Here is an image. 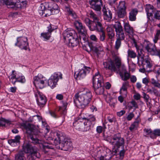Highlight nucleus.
Masks as SVG:
<instances>
[{
  "instance_id": "obj_10",
  "label": "nucleus",
  "mask_w": 160,
  "mask_h": 160,
  "mask_svg": "<svg viewBox=\"0 0 160 160\" xmlns=\"http://www.w3.org/2000/svg\"><path fill=\"white\" fill-rule=\"evenodd\" d=\"M84 21L91 31L95 30L97 31H101V28L103 27L101 22H92V20L88 18H86Z\"/></svg>"
},
{
  "instance_id": "obj_12",
  "label": "nucleus",
  "mask_w": 160,
  "mask_h": 160,
  "mask_svg": "<svg viewBox=\"0 0 160 160\" xmlns=\"http://www.w3.org/2000/svg\"><path fill=\"white\" fill-rule=\"evenodd\" d=\"M59 78H62V74L60 72H55L48 80V85L52 88H54Z\"/></svg>"
},
{
  "instance_id": "obj_43",
  "label": "nucleus",
  "mask_w": 160,
  "mask_h": 160,
  "mask_svg": "<svg viewBox=\"0 0 160 160\" xmlns=\"http://www.w3.org/2000/svg\"><path fill=\"white\" fill-rule=\"evenodd\" d=\"M118 9L126 10V7L125 1H121L117 7Z\"/></svg>"
},
{
  "instance_id": "obj_23",
  "label": "nucleus",
  "mask_w": 160,
  "mask_h": 160,
  "mask_svg": "<svg viewBox=\"0 0 160 160\" xmlns=\"http://www.w3.org/2000/svg\"><path fill=\"white\" fill-rule=\"evenodd\" d=\"M122 70L120 69L119 74L122 80L127 81L130 78V74L128 72L124 66L122 67Z\"/></svg>"
},
{
  "instance_id": "obj_58",
  "label": "nucleus",
  "mask_w": 160,
  "mask_h": 160,
  "mask_svg": "<svg viewBox=\"0 0 160 160\" xmlns=\"http://www.w3.org/2000/svg\"><path fill=\"white\" fill-rule=\"evenodd\" d=\"M143 98L146 100V102H148V101L149 98L148 95L146 94L145 93H143Z\"/></svg>"
},
{
  "instance_id": "obj_25",
  "label": "nucleus",
  "mask_w": 160,
  "mask_h": 160,
  "mask_svg": "<svg viewBox=\"0 0 160 160\" xmlns=\"http://www.w3.org/2000/svg\"><path fill=\"white\" fill-rule=\"evenodd\" d=\"M130 86L128 82L126 81L123 82L120 89V94L124 97H126L127 96L128 88Z\"/></svg>"
},
{
  "instance_id": "obj_55",
  "label": "nucleus",
  "mask_w": 160,
  "mask_h": 160,
  "mask_svg": "<svg viewBox=\"0 0 160 160\" xmlns=\"http://www.w3.org/2000/svg\"><path fill=\"white\" fill-rule=\"evenodd\" d=\"M142 82L143 83L147 85L149 82V79L147 78H144L142 79Z\"/></svg>"
},
{
  "instance_id": "obj_5",
  "label": "nucleus",
  "mask_w": 160,
  "mask_h": 160,
  "mask_svg": "<svg viewBox=\"0 0 160 160\" xmlns=\"http://www.w3.org/2000/svg\"><path fill=\"white\" fill-rule=\"evenodd\" d=\"M113 60L103 62V65L106 69L110 70L112 72H116L118 69L119 71L121 65L120 58L117 55L112 53Z\"/></svg>"
},
{
  "instance_id": "obj_45",
  "label": "nucleus",
  "mask_w": 160,
  "mask_h": 160,
  "mask_svg": "<svg viewBox=\"0 0 160 160\" xmlns=\"http://www.w3.org/2000/svg\"><path fill=\"white\" fill-rule=\"evenodd\" d=\"M128 57L131 58H135L137 57L136 53L133 50L128 49Z\"/></svg>"
},
{
  "instance_id": "obj_4",
  "label": "nucleus",
  "mask_w": 160,
  "mask_h": 160,
  "mask_svg": "<svg viewBox=\"0 0 160 160\" xmlns=\"http://www.w3.org/2000/svg\"><path fill=\"white\" fill-rule=\"evenodd\" d=\"M93 85L94 91L97 95H102L104 94V82L103 77L98 72L93 76Z\"/></svg>"
},
{
  "instance_id": "obj_38",
  "label": "nucleus",
  "mask_w": 160,
  "mask_h": 160,
  "mask_svg": "<svg viewBox=\"0 0 160 160\" xmlns=\"http://www.w3.org/2000/svg\"><path fill=\"white\" fill-rule=\"evenodd\" d=\"M90 17L93 19L92 22H100L99 18L97 17V15L95 14L92 11L90 12Z\"/></svg>"
},
{
  "instance_id": "obj_14",
  "label": "nucleus",
  "mask_w": 160,
  "mask_h": 160,
  "mask_svg": "<svg viewBox=\"0 0 160 160\" xmlns=\"http://www.w3.org/2000/svg\"><path fill=\"white\" fill-rule=\"evenodd\" d=\"M91 70L90 67L85 66L83 69L75 72L74 77L76 79H82L85 77L87 74L89 73Z\"/></svg>"
},
{
  "instance_id": "obj_52",
  "label": "nucleus",
  "mask_w": 160,
  "mask_h": 160,
  "mask_svg": "<svg viewBox=\"0 0 160 160\" xmlns=\"http://www.w3.org/2000/svg\"><path fill=\"white\" fill-rule=\"evenodd\" d=\"M67 11L69 15H71L74 18H76V14L72 10H71L69 8H67Z\"/></svg>"
},
{
  "instance_id": "obj_35",
  "label": "nucleus",
  "mask_w": 160,
  "mask_h": 160,
  "mask_svg": "<svg viewBox=\"0 0 160 160\" xmlns=\"http://www.w3.org/2000/svg\"><path fill=\"white\" fill-rule=\"evenodd\" d=\"M12 124L11 121L2 118L0 119V126L7 127L10 126Z\"/></svg>"
},
{
  "instance_id": "obj_28",
  "label": "nucleus",
  "mask_w": 160,
  "mask_h": 160,
  "mask_svg": "<svg viewBox=\"0 0 160 160\" xmlns=\"http://www.w3.org/2000/svg\"><path fill=\"white\" fill-rule=\"evenodd\" d=\"M154 8L153 6L149 5L147 7L146 11L148 19L151 21H153L154 19L152 18L153 15V9Z\"/></svg>"
},
{
  "instance_id": "obj_41",
  "label": "nucleus",
  "mask_w": 160,
  "mask_h": 160,
  "mask_svg": "<svg viewBox=\"0 0 160 160\" xmlns=\"http://www.w3.org/2000/svg\"><path fill=\"white\" fill-rule=\"evenodd\" d=\"M98 32H99V34L100 35V41H103L105 39L106 35L105 32L103 31V28L102 27L101 28V31H98Z\"/></svg>"
},
{
  "instance_id": "obj_33",
  "label": "nucleus",
  "mask_w": 160,
  "mask_h": 160,
  "mask_svg": "<svg viewBox=\"0 0 160 160\" xmlns=\"http://www.w3.org/2000/svg\"><path fill=\"white\" fill-rule=\"evenodd\" d=\"M24 155L22 151L18 152L15 155V160H26Z\"/></svg>"
},
{
  "instance_id": "obj_40",
  "label": "nucleus",
  "mask_w": 160,
  "mask_h": 160,
  "mask_svg": "<svg viewBox=\"0 0 160 160\" xmlns=\"http://www.w3.org/2000/svg\"><path fill=\"white\" fill-rule=\"evenodd\" d=\"M116 32V35L118 37L117 39H119L121 40H124L125 36L123 30L118 31Z\"/></svg>"
},
{
  "instance_id": "obj_34",
  "label": "nucleus",
  "mask_w": 160,
  "mask_h": 160,
  "mask_svg": "<svg viewBox=\"0 0 160 160\" xmlns=\"http://www.w3.org/2000/svg\"><path fill=\"white\" fill-rule=\"evenodd\" d=\"M98 154L95 155V159L97 160H110L111 156L108 157L107 155L102 156L100 155V152H98Z\"/></svg>"
},
{
  "instance_id": "obj_64",
  "label": "nucleus",
  "mask_w": 160,
  "mask_h": 160,
  "mask_svg": "<svg viewBox=\"0 0 160 160\" xmlns=\"http://www.w3.org/2000/svg\"><path fill=\"white\" fill-rule=\"evenodd\" d=\"M56 98L57 99L59 100H62L63 98V96L61 94H58L57 95Z\"/></svg>"
},
{
  "instance_id": "obj_3",
  "label": "nucleus",
  "mask_w": 160,
  "mask_h": 160,
  "mask_svg": "<svg viewBox=\"0 0 160 160\" xmlns=\"http://www.w3.org/2000/svg\"><path fill=\"white\" fill-rule=\"evenodd\" d=\"M22 126L26 130L28 134V138L31 143L36 144L40 143L41 141L38 138V131L33 125L23 123Z\"/></svg>"
},
{
  "instance_id": "obj_24",
  "label": "nucleus",
  "mask_w": 160,
  "mask_h": 160,
  "mask_svg": "<svg viewBox=\"0 0 160 160\" xmlns=\"http://www.w3.org/2000/svg\"><path fill=\"white\" fill-rule=\"evenodd\" d=\"M33 79V84L37 88L42 89L44 87V81L42 80L38 77H35Z\"/></svg>"
},
{
  "instance_id": "obj_31",
  "label": "nucleus",
  "mask_w": 160,
  "mask_h": 160,
  "mask_svg": "<svg viewBox=\"0 0 160 160\" xmlns=\"http://www.w3.org/2000/svg\"><path fill=\"white\" fill-rule=\"evenodd\" d=\"M21 137L19 135L16 136L14 139H11L8 141V143L12 146L15 147L19 144L20 142Z\"/></svg>"
},
{
  "instance_id": "obj_30",
  "label": "nucleus",
  "mask_w": 160,
  "mask_h": 160,
  "mask_svg": "<svg viewBox=\"0 0 160 160\" xmlns=\"http://www.w3.org/2000/svg\"><path fill=\"white\" fill-rule=\"evenodd\" d=\"M48 31L47 32L42 33L41 34V37L45 40H48L49 39L52 32L53 31V29L52 28L51 26L50 25L48 27Z\"/></svg>"
},
{
  "instance_id": "obj_8",
  "label": "nucleus",
  "mask_w": 160,
  "mask_h": 160,
  "mask_svg": "<svg viewBox=\"0 0 160 160\" xmlns=\"http://www.w3.org/2000/svg\"><path fill=\"white\" fill-rule=\"evenodd\" d=\"M74 25L79 33L80 42L81 43L87 42L88 39L86 35L87 31L85 27L83 26L81 22L78 21H75Z\"/></svg>"
},
{
  "instance_id": "obj_2",
  "label": "nucleus",
  "mask_w": 160,
  "mask_h": 160,
  "mask_svg": "<svg viewBox=\"0 0 160 160\" xmlns=\"http://www.w3.org/2000/svg\"><path fill=\"white\" fill-rule=\"evenodd\" d=\"M57 137L54 139L55 145L59 144V148L65 151L71 150L72 148V144L70 140L64 136L62 132L57 131L54 133Z\"/></svg>"
},
{
  "instance_id": "obj_42",
  "label": "nucleus",
  "mask_w": 160,
  "mask_h": 160,
  "mask_svg": "<svg viewBox=\"0 0 160 160\" xmlns=\"http://www.w3.org/2000/svg\"><path fill=\"white\" fill-rule=\"evenodd\" d=\"M114 27L115 29L116 32H118L123 30L120 23L119 22H117L114 25Z\"/></svg>"
},
{
  "instance_id": "obj_18",
  "label": "nucleus",
  "mask_w": 160,
  "mask_h": 160,
  "mask_svg": "<svg viewBox=\"0 0 160 160\" xmlns=\"http://www.w3.org/2000/svg\"><path fill=\"white\" fill-rule=\"evenodd\" d=\"M38 105L40 107H43L46 103V99L45 96L42 94L40 92L37 91L35 94Z\"/></svg>"
},
{
  "instance_id": "obj_46",
  "label": "nucleus",
  "mask_w": 160,
  "mask_h": 160,
  "mask_svg": "<svg viewBox=\"0 0 160 160\" xmlns=\"http://www.w3.org/2000/svg\"><path fill=\"white\" fill-rule=\"evenodd\" d=\"M139 123V122L138 120L135 121L133 123L131 124L130 127H129V129L130 130L132 131L134 129L138 127Z\"/></svg>"
},
{
  "instance_id": "obj_39",
  "label": "nucleus",
  "mask_w": 160,
  "mask_h": 160,
  "mask_svg": "<svg viewBox=\"0 0 160 160\" xmlns=\"http://www.w3.org/2000/svg\"><path fill=\"white\" fill-rule=\"evenodd\" d=\"M117 14L119 18H123L126 15V10L118 9Z\"/></svg>"
},
{
  "instance_id": "obj_27",
  "label": "nucleus",
  "mask_w": 160,
  "mask_h": 160,
  "mask_svg": "<svg viewBox=\"0 0 160 160\" xmlns=\"http://www.w3.org/2000/svg\"><path fill=\"white\" fill-rule=\"evenodd\" d=\"M125 31L129 36H132L134 33V30L128 22H124V25Z\"/></svg>"
},
{
  "instance_id": "obj_20",
  "label": "nucleus",
  "mask_w": 160,
  "mask_h": 160,
  "mask_svg": "<svg viewBox=\"0 0 160 160\" xmlns=\"http://www.w3.org/2000/svg\"><path fill=\"white\" fill-rule=\"evenodd\" d=\"M83 121L82 119H80V118L76 119L75 122H73V125L77 129L86 131L84 129L86 124Z\"/></svg>"
},
{
  "instance_id": "obj_26",
  "label": "nucleus",
  "mask_w": 160,
  "mask_h": 160,
  "mask_svg": "<svg viewBox=\"0 0 160 160\" xmlns=\"http://www.w3.org/2000/svg\"><path fill=\"white\" fill-rule=\"evenodd\" d=\"M102 11L104 19L107 21H111L112 18V14L111 12L108 8H106L104 7L103 8Z\"/></svg>"
},
{
  "instance_id": "obj_1",
  "label": "nucleus",
  "mask_w": 160,
  "mask_h": 160,
  "mask_svg": "<svg viewBox=\"0 0 160 160\" xmlns=\"http://www.w3.org/2000/svg\"><path fill=\"white\" fill-rule=\"evenodd\" d=\"M92 98L90 91L87 88H82L75 94L74 102L79 108L84 109L88 106Z\"/></svg>"
},
{
  "instance_id": "obj_15",
  "label": "nucleus",
  "mask_w": 160,
  "mask_h": 160,
  "mask_svg": "<svg viewBox=\"0 0 160 160\" xmlns=\"http://www.w3.org/2000/svg\"><path fill=\"white\" fill-rule=\"evenodd\" d=\"M28 39L26 37H21L17 38V42L15 44L16 46H18L22 49L27 50L28 45L27 42Z\"/></svg>"
},
{
  "instance_id": "obj_51",
  "label": "nucleus",
  "mask_w": 160,
  "mask_h": 160,
  "mask_svg": "<svg viewBox=\"0 0 160 160\" xmlns=\"http://www.w3.org/2000/svg\"><path fill=\"white\" fill-rule=\"evenodd\" d=\"M154 18L157 20H160V10L157 11L154 13Z\"/></svg>"
},
{
  "instance_id": "obj_7",
  "label": "nucleus",
  "mask_w": 160,
  "mask_h": 160,
  "mask_svg": "<svg viewBox=\"0 0 160 160\" xmlns=\"http://www.w3.org/2000/svg\"><path fill=\"white\" fill-rule=\"evenodd\" d=\"M23 151L26 153H30L28 156L29 160H34L37 158H39L40 155L38 152L35 147H33L29 143L24 144L22 146Z\"/></svg>"
},
{
  "instance_id": "obj_6",
  "label": "nucleus",
  "mask_w": 160,
  "mask_h": 160,
  "mask_svg": "<svg viewBox=\"0 0 160 160\" xmlns=\"http://www.w3.org/2000/svg\"><path fill=\"white\" fill-rule=\"evenodd\" d=\"M63 36L64 39L68 42L69 46L74 47L79 44L78 35L74 30H66L64 32Z\"/></svg>"
},
{
  "instance_id": "obj_48",
  "label": "nucleus",
  "mask_w": 160,
  "mask_h": 160,
  "mask_svg": "<svg viewBox=\"0 0 160 160\" xmlns=\"http://www.w3.org/2000/svg\"><path fill=\"white\" fill-rule=\"evenodd\" d=\"M143 131L146 133V135H145V137H148L147 136H149L151 138V136L153 134V132L150 129L145 128Z\"/></svg>"
},
{
  "instance_id": "obj_54",
  "label": "nucleus",
  "mask_w": 160,
  "mask_h": 160,
  "mask_svg": "<svg viewBox=\"0 0 160 160\" xmlns=\"http://www.w3.org/2000/svg\"><path fill=\"white\" fill-rule=\"evenodd\" d=\"M130 79L131 82L133 83L136 82L137 80L136 77L134 75L132 76L130 78Z\"/></svg>"
},
{
  "instance_id": "obj_22",
  "label": "nucleus",
  "mask_w": 160,
  "mask_h": 160,
  "mask_svg": "<svg viewBox=\"0 0 160 160\" xmlns=\"http://www.w3.org/2000/svg\"><path fill=\"white\" fill-rule=\"evenodd\" d=\"M40 7L41 8L40 11H41V12H40V13H42V15H43L44 13H45V14L44 16L45 17L49 16V14H51V13H52V12L54 10H56L57 12H58V9L54 8L53 7L50 9L46 8L45 5L44 4H41Z\"/></svg>"
},
{
  "instance_id": "obj_50",
  "label": "nucleus",
  "mask_w": 160,
  "mask_h": 160,
  "mask_svg": "<svg viewBox=\"0 0 160 160\" xmlns=\"http://www.w3.org/2000/svg\"><path fill=\"white\" fill-rule=\"evenodd\" d=\"M122 150L120 151L119 152V159L118 160H122L124 158L125 150L124 149V147Z\"/></svg>"
},
{
  "instance_id": "obj_19",
  "label": "nucleus",
  "mask_w": 160,
  "mask_h": 160,
  "mask_svg": "<svg viewBox=\"0 0 160 160\" xmlns=\"http://www.w3.org/2000/svg\"><path fill=\"white\" fill-rule=\"evenodd\" d=\"M89 2L91 8L97 11H101L102 5V0H91Z\"/></svg>"
},
{
  "instance_id": "obj_57",
  "label": "nucleus",
  "mask_w": 160,
  "mask_h": 160,
  "mask_svg": "<svg viewBox=\"0 0 160 160\" xmlns=\"http://www.w3.org/2000/svg\"><path fill=\"white\" fill-rule=\"evenodd\" d=\"M134 116V114L132 113H130L127 117V119L128 120H131Z\"/></svg>"
},
{
  "instance_id": "obj_44",
  "label": "nucleus",
  "mask_w": 160,
  "mask_h": 160,
  "mask_svg": "<svg viewBox=\"0 0 160 160\" xmlns=\"http://www.w3.org/2000/svg\"><path fill=\"white\" fill-rule=\"evenodd\" d=\"M157 136H160V129H156L153 131V134L151 136V138H156Z\"/></svg>"
},
{
  "instance_id": "obj_29",
  "label": "nucleus",
  "mask_w": 160,
  "mask_h": 160,
  "mask_svg": "<svg viewBox=\"0 0 160 160\" xmlns=\"http://www.w3.org/2000/svg\"><path fill=\"white\" fill-rule=\"evenodd\" d=\"M106 32L108 38L111 41H114L115 36L114 30L111 27L108 26L106 28Z\"/></svg>"
},
{
  "instance_id": "obj_61",
  "label": "nucleus",
  "mask_w": 160,
  "mask_h": 160,
  "mask_svg": "<svg viewBox=\"0 0 160 160\" xmlns=\"http://www.w3.org/2000/svg\"><path fill=\"white\" fill-rule=\"evenodd\" d=\"M118 148H116L114 147V148H113L112 149V154L113 155H116V154L118 152H119Z\"/></svg>"
},
{
  "instance_id": "obj_53",
  "label": "nucleus",
  "mask_w": 160,
  "mask_h": 160,
  "mask_svg": "<svg viewBox=\"0 0 160 160\" xmlns=\"http://www.w3.org/2000/svg\"><path fill=\"white\" fill-rule=\"evenodd\" d=\"M103 128L101 126H98L96 128V131L98 133H101L102 131Z\"/></svg>"
},
{
  "instance_id": "obj_9",
  "label": "nucleus",
  "mask_w": 160,
  "mask_h": 160,
  "mask_svg": "<svg viewBox=\"0 0 160 160\" xmlns=\"http://www.w3.org/2000/svg\"><path fill=\"white\" fill-rule=\"evenodd\" d=\"M110 142L116 148H119L120 147L122 148L124 147V139L121 137L119 133L114 134Z\"/></svg>"
},
{
  "instance_id": "obj_17",
  "label": "nucleus",
  "mask_w": 160,
  "mask_h": 160,
  "mask_svg": "<svg viewBox=\"0 0 160 160\" xmlns=\"http://www.w3.org/2000/svg\"><path fill=\"white\" fill-rule=\"evenodd\" d=\"M143 47L147 51L152 55H154L157 49L155 45L151 43L148 41L145 40Z\"/></svg>"
},
{
  "instance_id": "obj_56",
  "label": "nucleus",
  "mask_w": 160,
  "mask_h": 160,
  "mask_svg": "<svg viewBox=\"0 0 160 160\" xmlns=\"http://www.w3.org/2000/svg\"><path fill=\"white\" fill-rule=\"evenodd\" d=\"M133 98L135 99L138 100L141 98V95L139 93H137L133 96Z\"/></svg>"
},
{
  "instance_id": "obj_62",
  "label": "nucleus",
  "mask_w": 160,
  "mask_h": 160,
  "mask_svg": "<svg viewBox=\"0 0 160 160\" xmlns=\"http://www.w3.org/2000/svg\"><path fill=\"white\" fill-rule=\"evenodd\" d=\"M91 39L93 41H97L98 39L96 36L94 35H92L90 36Z\"/></svg>"
},
{
  "instance_id": "obj_32",
  "label": "nucleus",
  "mask_w": 160,
  "mask_h": 160,
  "mask_svg": "<svg viewBox=\"0 0 160 160\" xmlns=\"http://www.w3.org/2000/svg\"><path fill=\"white\" fill-rule=\"evenodd\" d=\"M138 12V11L136 8L132 9L129 13V18L131 21H135L136 19V16Z\"/></svg>"
},
{
  "instance_id": "obj_49",
  "label": "nucleus",
  "mask_w": 160,
  "mask_h": 160,
  "mask_svg": "<svg viewBox=\"0 0 160 160\" xmlns=\"http://www.w3.org/2000/svg\"><path fill=\"white\" fill-rule=\"evenodd\" d=\"M121 39H117L115 46V48L116 50H118L120 47L121 45Z\"/></svg>"
},
{
  "instance_id": "obj_36",
  "label": "nucleus",
  "mask_w": 160,
  "mask_h": 160,
  "mask_svg": "<svg viewBox=\"0 0 160 160\" xmlns=\"http://www.w3.org/2000/svg\"><path fill=\"white\" fill-rule=\"evenodd\" d=\"M62 106L60 107L58 111L62 114L65 115L66 113V108L68 105V103L66 102L62 101Z\"/></svg>"
},
{
  "instance_id": "obj_37",
  "label": "nucleus",
  "mask_w": 160,
  "mask_h": 160,
  "mask_svg": "<svg viewBox=\"0 0 160 160\" xmlns=\"http://www.w3.org/2000/svg\"><path fill=\"white\" fill-rule=\"evenodd\" d=\"M26 82V79L25 77L24 76H19V77H17L16 78V80L14 81H12V83L14 85L15 84L16 82H18L21 83H24Z\"/></svg>"
},
{
  "instance_id": "obj_60",
  "label": "nucleus",
  "mask_w": 160,
  "mask_h": 160,
  "mask_svg": "<svg viewBox=\"0 0 160 160\" xmlns=\"http://www.w3.org/2000/svg\"><path fill=\"white\" fill-rule=\"evenodd\" d=\"M131 103L133 107H134L135 108H138V104L134 100L132 101Z\"/></svg>"
},
{
  "instance_id": "obj_63",
  "label": "nucleus",
  "mask_w": 160,
  "mask_h": 160,
  "mask_svg": "<svg viewBox=\"0 0 160 160\" xmlns=\"http://www.w3.org/2000/svg\"><path fill=\"white\" fill-rule=\"evenodd\" d=\"M108 120L110 122H115L116 121L115 118L113 117L111 118L110 117H108Z\"/></svg>"
},
{
  "instance_id": "obj_47",
  "label": "nucleus",
  "mask_w": 160,
  "mask_h": 160,
  "mask_svg": "<svg viewBox=\"0 0 160 160\" xmlns=\"http://www.w3.org/2000/svg\"><path fill=\"white\" fill-rule=\"evenodd\" d=\"M16 73L15 70H13L12 71V73L11 75V77L9 76L8 77L10 80L12 82V81H14V79L16 80Z\"/></svg>"
},
{
  "instance_id": "obj_13",
  "label": "nucleus",
  "mask_w": 160,
  "mask_h": 160,
  "mask_svg": "<svg viewBox=\"0 0 160 160\" xmlns=\"http://www.w3.org/2000/svg\"><path fill=\"white\" fill-rule=\"evenodd\" d=\"M83 120H85L84 123L86 124L85 129L86 131L89 130L91 128L93 127L95 123L96 118L95 116L92 115H89L87 118H83Z\"/></svg>"
},
{
  "instance_id": "obj_21",
  "label": "nucleus",
  "mask_w": 160,
  "mask_h": 160,
  "mask_svg": "<svg viewBox=\"0 0 160 160\" xmlns=\"http://www.w3.org/2000/svg\"><path fill=\"white\" fill-rule=\"evenodd\" d=\"M16 1V0H15L12 1H9L7 2V5H12L13 6V7L15 8L21 9L25 7L27 4V3H25L24 2H23L20 1L15 2Z\"/></svg>"
},
{
  "instance_id": "obj_11",
  "label": "nucleus",
  "mask_w": 160,
  "mask_h": 160,
  "mask_svg": "<svg viewBox=\"0 0 160 160\" xmlns=\"http://www.w3.org/2000/svg\"><path fill=\"white\" fill-rule=\"evenodd\" d=\"M132 43L134 46L136 48L137 51L138 52V62H139V59L140 58L142 59V63H144V66L145 65L147 68H150L152 66L149 61L148 60H143V57L144 55L143 54L142 52L143 50L142 49H140L139 48L136 41L135 39L133 38L132 40Z\"/></svg>"
},
{
  "instance_id": "obj_59",
  "label": "nucleus",
  "mask_w": 160,
  "mask_h": 160,
  "mask_svg": "<svg viewBox=\"0 0 160 160\" xmlns=\"http://www.w3.org/2000/svg\"><path fill=\"white\" fill-rule=\"evenodd\" d=\"M125 112H126L125 110H121L120 111L118 112L117 113V115L119 117H121L123 115V114H124L125 113Z\"/></svg>"
},
{
  "instance_id": "obj_16",
  "label": "nucleus",
  "mask_w": 160,
  "mask_h": 160,
  "mask_svg": "<svg viewBox=\"0 0 160 160\" xmlns=\"http://www.w3.org/2000/svg\"><path fill=\"white\" fill-rule=\"evenodd\" d=\"M85 48L84 47V48L87 51L89 52L92 51L98 54H99L100 52L102 50V47H96L92 42H88V44L85 46Z\"/></svg>"
}]
</instances>
